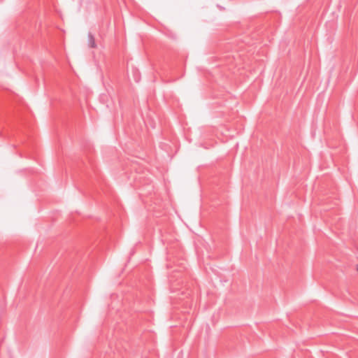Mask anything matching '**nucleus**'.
<instances>
[{"instance_id":"obj_2","label":"nucleus","mask_w":358,"mask_h":358,"mask_svg":"<svg viewBox=\"0 0 358 358\" xmlns=\"http://www.w3.org/2000/svg\"><path fill=\"white\" fill-rule=\"evenodd\" d=\"M135 80H136V82L138 81V78H136Z\"/></svg>"},{"instance_id":"obj_3","label":"nucleus","mask_w":358,"mask_h":358,"mask_svg":"<svg viewBox=\"0 0 358 358\" xmlns=\"http://www.w3.org/2000/svg\"><path fill=\"white\" fill-rule=\"evenodd\" d=\"M357 271H358V266H357Z\"/></svg>"},{"instance_id":"obj_1","label":"nucleus","mask_w":358,"mask_h":358,"mask_svg":"<svg viewBox=\"0 0 358 358\" xmlns=\"http://www.w3.org/2000/svg\"><path fill=\"white\" fill-rule=\"evenodd\" d=\"M90 44H91V48H94L95 47V42H94V38L91 36V42H90Z\"/></svg>"}]
</instances>
